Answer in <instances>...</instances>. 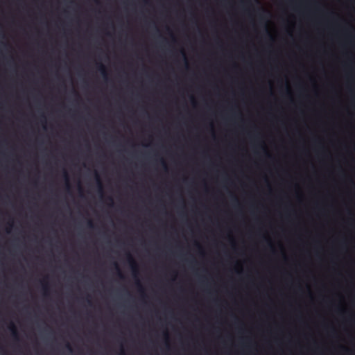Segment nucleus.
<instances>
[{
  "label": "nucleus",
  "mask_w": 355,
  "mask_h": 355,
  "mask_svg": "<svg viewBox=\"0 0 355 355\" xmlns=\"http://www.w3.org/2000/svg\"><path fill=\"white\" fill-rule=\"evenodd\" d=\"M127 260L128 262L132 269V274L135 277H137V275L138 272V265L137 262L135 261V259L132 257V256L130 254H127Z\"/></svg>",
  "instance_id": "nucleus-1"
},
{
  "label": "nucleus",
  "mask_w": 355,
  "mask_h": 355,
  "mask_svg": "<svg viewBox=\"0 0 355 355\" xmlns=\"http://www.w3.org/2000/svg\"><path fill=\"white\" fill-rule=\"evenodd\" d=\"M95 179L97 184L98 191L99 193L103 196V186L101 182V178L97 172H95Z\"/></svg>",
  "instance_id": "nucleus-3"
},
{
  "label": "nucleus",
  "mask_w": 355,
  "mask_h": 355,
  "mask_svg": "<svg viewBox=\"0 0 355 355\" xmlns=\"http://www.w3.org/2000/svg\"><path fill=\"white\" fill-rule=\"evenodd\" d=\"M108 199L110 200V201L111 202V205H113V199L111 197H110Z\"/></svg>",
  "instance_id": "nucleus-14"
},
{
  "label": "nucleus",
  "mask_w": 355,
  "mask_h": 355,
  "mask_svg": "<svg viewBox=\"0 0 355 355\" xmlns=\"http://www.w3.org/2000/svg\"><path fill=\"white\" fill-rule=\"evenodd\" d=\"M182 55H183V56H184V60H185L186 64H187V58H186V56H185V53H184L183 51H182Z\"/></svg>",
  "instance_id": "nucleus-13"
},
{
  "label": "nucleus",
  "mask_w": 355,
  "mask_h": 355,
  "mask_svg": "<svg viewBox=\"0 0 355 355\" xmlns=\"http://www.w3.org/2000/svg\"><path fill=\"white\" fill-rule=\"evenodd\" d=\"M198 248H200L198 243L196 244Z\"/></svg>",
  "instance_id": "nucleus-18"
},
{
  "label": "nucleus",
  "mask_w": 355,
  "mask_h": 355,
  "mask_svg": "<svg viewBox=\"0 0 355 355\" xmlns=\"http://www.w3.org/2000/svg\"><path fill=\"white\" fill-rule=\"evenodd\" d=\"M8 329L11 332V335H12V338L15 340H19V334H18V331H17L15 324L12 322H10V324L8 325Z\"/></svg>",
  "instance_id": "nucleus-2"
},
{
  "label": "nucleus",
  "mask_w": 355,
  "mask_h": 355,
  "mask_svg": "<svg viewBox=\"0 0 355 355\" xmlns=\"http://www.w3.org/2000/svg\"><path fill=\"white\" fill-rule=\"evenodd\" d=\"M98 70L101 72L105 79H107V73L105 65L102 63L98 64Z\"/></svg>",
  "instance_id": "nucleus-4"
},
{
  "label": "nucleus",
  "mask_w": 355,
  "mask_h": 355,
  "mask_svg": "<svg viewBox=\"0 0 355 355\" xmlns=\"http://www.w3.org/2000/svg\"><path fill=\"white\" fill-rule=\"evenodd\" d=\"M121 355H125V352L123 350H121V352L120 354Z\"/></svg>",
  "instance_id": "nucleus-15"
},
{
  "label": "nucleus",
  "mask_w": 355,
  "mask_h": 355,
  "mask_svg": "<svg viewBox=\"0 0 355 355\" xmlns=\"http://www.w3.org/2000/svg\"><path fill=\"white\" fill-rule=\"evenodd\" d=\"M161 163L162 164V166H164V168L166 170L167 169V166H166V164L165 162V161L164 159H161Z\"/></svg>",
  "instance_id": "nucleus-10"
},
{
  "label": "nucleus",
  "mask_w": 355,
  "mask_h": 355,
  "mask_svg": "<svg viewBox=\"0 0 355 355\" xmlns=\"http://www.w3.org/2000/svg\"><path fill=\"white\" fill-rule=\"evenodd\" d=\"M63 176H64V180L66 182L67 189L68 190H69L70 189L69 178V175H68V173H67L66 170L63 171Z\"/></svg>",
  "instance_id": "nucleus-5"
},
{
  "label": "nucleus",
  "mask_w": 355,
  "mask_h": 355,
  "mask_svg": "<svg viewBox=\"0 0 355 355\" xmlns=\"http://www.w3.org/2000/svg\"><path fill=\"white\" fill-rule=\"evenodd\" d=\"M87 225L89 228H94V223L92 222V220H88L87 221Z\"/></svg>",
  "instance_id": "nucleus-9"
},
{
  "label": "nucleus",
  "mask_w": 355,
  "mask_h": 355,
  "mask_svg": "<svg viewBox=\"0 0 355 355\" xmlns=\"http://www.w3.org/2000/svg\"><path fill=\"white\" fill-rule=\"evenodd\" d=\"M114 266L115 269H116V270L117 272V275L119 276V277L120 279H124V275H123V273H122V272H121V270L118 263L115 262V263H114Z\"/></svg>",
  "instance_id": "nucleus-7"
},
{
  "label": "nucleus",
  "mask_w": 355,
  "mask_h": 355,
  "mask_svg": "<svg viewBox=\"0 0 355 355\" xmlns=\"http://www.w3.org/2000/svg\"><path fill=\"white\" fill-rule=\"evenodd\" d=\"M136 285L139 289V291L141 293H144V288L140 282V281L139 279H137L136 280Z\"/></svg>",
  "instance_id": "nucleus-8"
},
{
  "label": "nucleus",
  "mask_w": 355,
  "mask_h": 355,
  "mask_svg": "<svg viewBox=\"0 0 355 355\" xmlns=\"http://www.w3.org/2000/svg\"><path fill=\"white\" fill-rule=\"evenodd\" d=\"M266 32H267V35H268V36L269 37V38H270V40H272V39H273V37H272V35H270V33L268 31H267Z\"/></svg>",
  "instance_id": "nucleus-12"
},
{
  "label": "nucleus",
  "mask_w": 355,
  "mask_h": 355,
  "mask_svg": "<svg viewBox=\"0 0 355 355\" xmlns=\"http://www.w3.org/2000/svg\"><path fill=\"white\" fill-rule=\"evenodd\" d=\"M66 347L68 349L69 351L72 352L71 346L69 343L66 344Z\"/></svg>",
  "instance_id": "nucleus-11"
},
{
  "label": "nucleus",
  "mask_w": 355,
  "mask_h": 355,
  "mask_svg": "<svg viewBox=\"0 0 355 355\" xmlns=\"http://www.w3.org/2000/svg\"><path fill=\"white\" fill-rule=\"evenodd\" d=\"M41 283H42V289L44 291V295H47L48 291H49V285H48L47 282L45 281V279H43L41 282Z\"/></svg>",
  "instance_id": "nucleus-6"
},
{
  "label": "nucleus",
  "mask_w": 355,
  "mask_h": 355,
  "mask_svg": "<svg viewBox=\"0 0 355 355\" xmlns=\"http://www.w3.org/2000/svg\"><path fill=\"white\" fill-rule=\"evenodd\" d=\"M73 92H74L76 96H78V94L76 91H74Z\"/></svg>",
  "instance_id": "nucleus-16"
},
{
  "label": "nucleus",
  "mask_w": 355,
  "mask_h": 355,
  "mask_svg": "<svg viewBox=\"0 0 355 355\" xmlns=\"http://www.w3.org/2000/svg\"><path fill=\"white\" fill-rule=\"evenodd\" d=\"M87 302H88L89 304L91 303V301H90L89 299H87Z\"/></svg>",
  "instance_id": "nucleus-17"
}]
</instances>
